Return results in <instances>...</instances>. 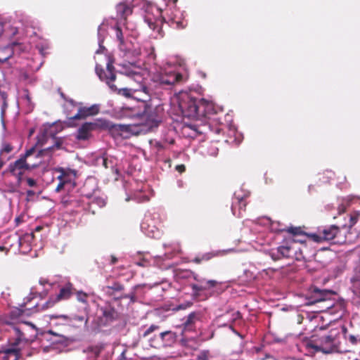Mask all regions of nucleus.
Wrapping results in <instances>:
<instances>
[{"label":"nucleus","instance_id":"17","mask_svg":"<svg viewBox=\"0 0 360 360\" xmlns=\"http://www.w3.org/2000/svg\"><path fill=\"white\" fill-rule=\"evenodd\" d=\"M152 195L153 191L149 189V186L142 184L140 188H137L130 199L134 200L138 202H144L148 201ZM129 200V198H127V200Z\"/></svg>","mask_w":360,"mask_h":360},{"label":"nucleus","instance_id":"11","mask_svg":"<svg viewBox=\"0 0 360 360\" xmlns=\"http://www.w3.org/2000/svg\"><path fill=\"white\" fill-rule=\"evenodd\" d=\"M119 317L118 311L110 302H105L98 308V322L101 326H108L117 320Z\"/></svg>","mask_w":360,"mask_h":360},{"label":"nucleus","instance_id":"57","mask_svg":"<svg viewBox=\"0 0 360 360\" xmlns=\"http://www.w3.org/2000/svg\"><path fill=\"white\" fill-rule=\"evenodd\" d=\"M18 243H19V246H21L22 245V239L20 238H18Z\"/></svg>","mask_w":360,"mask_h":360},{"label":"nucleus","instance_id":"32","mask_svg":"<svg viewBox=\"0 0 360 360\" xmlns=\"http://www.w3.org/2000/svg\"><path fill=\"white\" fill-rule=\"evenodd\" d=\"M160 329V326L155 324L150 325L143 333V338H148L153 333L158 330Z\"/></svg>","mask_w":360,"mask_h":360},{"label":"nucleus","instance_id":"38","mask_svg":"<svg viewBox=\"0 0 360 360\" xmlns=\"http://www.w3.org/2000/svg\"><path fill=\"white\" fill-rule=\"evenodd\" d=\"M123 297L122 298H128L130 299L131 302H134L136 301V295L134 291L131 292L129 294H124L122 292Z\"/></svg>","mask_w":360,"mask_h":360},{"label":"nucleus","instance_id":"1","mask_svg":"<svg viewBox=\"0 0 360 360\" xmlns=\"http://www.w3.org/2000/svg\"><path fill=\"white\" fill-rule=\"evenodd\" d=\"M108 62L106 70H104L99 64L96 65L95 71L99 79L105 82L112 91L126 98L132 96L135 91H142L148 96L152 93L158 94V89H169L172 86L183 81V76L177 72L171 63H167L164 67H160L152 75L149 86L143 83V75L142 69L132 63H124L120 65L119 73L131 78L139 84V88L132 89L129 88H117L112 82L116 79L113 60L107 56Z\"/></svg>","mask_w":360,"mask_h":360},{"label":"nucleus","instance_id":"37","mask_svg":"<svg viewBox=\"0 0 360 360\" xmlns=\"http://www.w3.org/2000/svg\"><path fill=\"white\" fill-rule=\"evenodd\" d=\"M211 258V255L210 253H207L203 255L201 257H196L194 259V262L197 264L200 263L202 260H209Z\"/></svg>","mask_w":360,"mask_h":360},{"label":"nucleus","instance_id":"21","mask_svg":"<svg viewBox=\"0 0 360 360\" xmlns=\"http://www.w3.org/2000/svg\"><path fill=\"white\" fill-rule=\"evenodd\" d=\"M117 17L120 18V21H125L127 16L131 14L132 7L126 3H120L116 6ZM120 23H122L120 22Z\"/></svg>","mask_w":360,"mask_h":360},{"label":"nucleus","instance_id":"24","mask_svg":"<svg viewBox=\"0 0 360 360\" xmlns=\"http://www.w3.org/2000/svg\"><path fill=\"white\" fill-rule=\"evenodd\" d=\"M15 44H13L11 46H5L3 49H0V62L4 63L7 61L13 54V47L15 46Z\"/></svg>","mask_w":360,"mask_h":360},{"label":"nucleus","instance_id":"63","mask_svg":"<svg viewBox=\"0 0 360 360\" xmlns=\"http://www.w3.org/2000/svg\"><path fill=\"white\" fill-rule=\"evenodd\" d=\"M139 285H136V286H134V290H135V289H136V288H139Z\"/></svg>","mask_w":360,"mask_h":360},{"label":"nucleus","instance_id":"45","mask_svg":"<svg viewBox=\"0 0 360 360\" xmlns=\"http://www.w3.org/2000/svg\"><path fill=\"white\" fill-rule=\"evenodd\" d=\"M176 169L180 172H182L185 170V166L184 165H178L176 166Z\"/></svg>","mask_w":360,"mask_h":360},{"label":"nucleus","instance_id":"56","mask_svg":"<svg viewBox=\"0 0 360 360\" xmlns=\"http://www.w3.org/2000/svg\"><path fill=\"white\" fill-rule=\"evenodd\" d=\"M27 194H28L29 195H34V191H27Z\"/></svg>","mask_w":360,"mask_h":360},{"label":"nucleus","instance_id":"48","mask_svg":"<svg viewBox=\"0 0 360 360\" xmlns=\"http://www.w3.org/2000/svg\"><path fill=\"white\" fill-rule=\"evenodd\" d=\"M193 278H194L195 281H198V282H202V281H204V280H203V279H200V278H198V274H193Z\"/></svg>","mask_w":360,"mask_h":360},{"label":"nucleus","instance_id":"22","mask_svg":"<svg viewBox=\"0 0 360 360\" xmlns=\"http://www.w3.org/2000/svg\"><path fill=\"white\" fill-rule=\"evenodd\" d=\"M144 21L146 23H147L150 29L153 30V31H157V32L158 33L160 32L161 29L160 27V25L162 22L161 20L154 18L149 14H147L144 17Z\"/></svg>","mask_w":360,"mask_h":360},{"label":"nucleus","instance_id":"12","mask_svg":"<svg viewBox=\"0 0 360 360\" xmlns=\"http://www.w3.org/2000/svg\"><path fill=\"white\" fill-rule=\"evenodd\" d=\"M158 12L160 15H162V11L161 9H158ZM161 16L162 20L170 26H173L178 29H181L186 27L184 21L181 19V13L180 11L176 8H167L165 10V14Z\"/></svg>","mask_w":360,"mask_h":360},{"label":"nucleus","instance_id":"26","mask_svg":"<svg viewBox=\"0 0 360 360\" xmlns=\"http://www.w3.org/2000/svg\"><path fill=\"white\" fill-rule=\"evenodd\" d=\"M162 333H163L162 338H163V342H164V347L172 346L174 344V342H176V333L171 330H166Z\"/></svg>","mask_w":360,"mask_h":360},{"label":"nucleus","instance_id":"5","mask_svg":"<svg viewBox=\"0 0 360 360\" xmlns=\"http://www.w3.org/2000/svg\"><path fill=\"white\" fill-rule=\"evenodd\" d=\"M61 147V142L56 141L55 143L46 148H44L38 152H36L35 146L31 147L27 150L25 153L20 157V159L12 163L9 166L10 172L15 176L19 177L22 175L21 169H30L37 167L40 163L41 160L36 162H30V158L34 155L37 158H45L46 156L50 157V153L55 149H59Z\"/></svg>","mask_w":360,"mask_h":360},{"label":"nucleus","instance_id":"49","mask_svg":"<svg viewBox=\"0 0 360 360\" xmlns=\"http://www.w3.org/2000/svg\"><path fill=\"white\" fill-rule=\"evenodd\" d=\"M241 136L239 135L238 136L236 137L235 141L237 144H239L242 141V139L240 137Z\"/></svg>","mask_w":360,"mask_h":360},{"label":"nucleus","instance_id":"47","mask_svg":"<svg viewBox=\"0 0 360 360\" xmlns=\"http://www.w3.org/2000/svg\"><path fill=\"white\" fill-rule=\"evenodd\" d=\"M64 185V182H63L62 181H60V183L58 184L57 188H56V191H58L60 190V188L63 186Z\"/></svg>","mask_w":360,"mask_h":360},{"label":"nucleus","instance_id":"40","mask_svg":"<svg viewBox=\"0 0 360 360\" xmlns=\"http://www.w3.org/2000/svg\"><path fill=\"white\" fill-rule=\"evenodd\" d=\"M77 297L79 302H86V295L85 293L78 292Z\"/></svg>","mask_w":360,"mask_h":360},{"label":"nucleus","instance_id":"46","mask_svg":"<svg viewBox=\"0 0 360 360\" xmlns=\"http://www.w3.org/2000/svg\"><path fill=\"white\" fill-rule=\"evenodd\" d=\"M163 257H164V258H162V259H169L172 257V255L171 253L166 252L164 254Z\"/></svg>","mask_w":360,"mask_h":360},{"label":"nucleus","instance_id":"58","mask_svg":"<svg viewBox=\"0 0 360 360\" xmlns=\"http://www.w3.org/2000/svg\"><path fill=\"white\" fill-rule=\"evenodd\" d=\"M39 53H40L41 55H44V54L43 49H39Z\"/></svg>","mask_w":360,"mask_h":360},{"label":"nucleus","instance_id":"27","mask_svg":"<svg viewBox=\"0 0 360 360\" xmlns=\"http://www.w3.org/2000/svg\"><path fill=\"white\" fill-rule=\"evenodd\" d=\"M163 333L161 332L158 335H155L153 337H150L148 338V342L150 343V345L152 347L154 348H161L164 347V342H163V338L162 336Z\"/></svg>","mask_w":360,"mask_h":360},{"label":"nucleus","instance_id":"18","mask_svg":"<svg viewBox=\"0 0 360 360\" xmlns=\"http://www.w3.org/2000/svg\"><path fill=\"white\" fill-rule=\"evenodd\" d=\"M201 318V314L198 311H193L188 314L183 323L184 331H193L195 328V323Z\"/></svg>","mask_w":360,"mask_h":360},{"label":"nucleus","instance_id":"20","mask_svg":"<svg viewBox=\"0 0 360 360\" xmlns=\"http://www.w3.org/2000/svg\"><path fill=\"white\" fill-rule=\"evenodd\" d=\"M312 293L313 300L309 302L310 304H314L316 302L325 301L328 300L332 294L330 290H320L319 288L316 287L313 288Z\"/></svg>","mask_w":360,"mask_h":360},{"label":"nucleus","instance_id":"41","mask_svg":"<svg viewBox=\"0 0 360 360\" xmlns=\"http://www.w3.org/2000/svg\"><path fill=\"white\" fill-rule=\"evenodd\" d=\"M217 284V282L215 280H209L206 281L205 285L208 287H214Z\"/></svg>","mask_w":360,"mask_h":360},{"label":"nucleus","instance_id":"8","mask_svg":"<svg viewBox=\"0 0 360 360\" xmlns=\"http://www.w3.org/2000/svg\"><path fill=\"white\" fill-rule=\"evenodd\" d=\"M338 340L330 333L328 335L322 336L319 339V343L310 341L307 343V348L312 349L314 352H321L325 354L335 352L338 350Z\"/></svg>","mask_w":360,"mask_h":360},{"label":"nucleus","instance_id":"25","mask_svg":"<svg viewBox=\"0 0 360 360\" xmlns=\"http://www.w3.org/2000/svg\"><path fill=\"white\" fill-rule=\"evenodd\" d=\"M87 197L90 198L89 202H88L89 210H91L94 205L101 208L103 207L106 204L105 198L103 197L96 195L90 196L89 195H87Z\"/></svg>","mask_w":360,"mask_h":360},{"label":"nucleus","instance_id":"19","mask_svg":"<svg viewBox=\"0 0 360 360\" xmlns=\"http://www.w3.org/2000/svg\"><path fill=\"white\" fill-rule=\"evenodd\" d=\"M71 295V285L69 283L66 285L65 287L62 288L60 290L59 294H58L54 300L51 299L49 301L46 302L44 305L42 307L43 309L49 308L54 304V303L60 300L67 299Z\"/></svg>","mask_w":360,"mask_h":360},{"label":"nucleus","instance_id":"64","mask_svg":"<svg viewBox=\"0 0 360 360\" xmlns=\"http://www.w3.org/2000/svg\"><path fill=\"white\" fill-rule=\"evenodd\" d=\"M61 317H63V318H64V319H65V318H66V316H64V315H63V316H61Z\"/></svg>","mask_w":360,"mask_h":360},{"label":"nucleus","instance_id":"9","mask_svg":"<svg viewBox=\"0 0 360 360\" xmlns=\"http://www.w3.org/2000/svg\"><path fill=\"white\" fill-rule=\"evenodd\" d=\"M160 222V217L157 212H148L141 224L142 232L150 238H157L160 236L158 225Z\"/></svg>","mask_w":360,"mask_h":360},{"label":"nucleus","instance_id":"4","mask_svg":"<svg viewBox=\"0 0 360 360\" xmlns=\"http://www.w3.org/2000/svg\"><path fill=\"white\" fill-rule=\"evenodd\" d=\"M39 284L42 287V290L39 291L37 286L31 288L30 295L25 298V301L20 305V307L15 308L10 312L11 319L21 321V316L23 314L30 315L32 311H38V303L34 302L32 304V302L38 295L41 298L46 296L50 289L53 288L54 283L51 282L46 278L41 277L39 280Z\"/></svg>","mask_w":360,"mask_h":360},{"label":"nucleus","instance_id":"33","mask_svg":"<svg viewBox=\"0 0 360 360\" xmlns=\"http://www.w3.org/2000/svg\"><path fill=\"white\" fill-rule=\"evenodd\" d=\"M0 97L2 99V101H3V103H2V105H1V117H3L4 112H5V109L7 108V103H6L7 96H6V94L4 93V92H2L1 91H0Z\"/></svg>","mask_w":360,"mask_h":360},{"label":"nucleus","instance_id":"52","mask_svg":"<svg viewBox=\"0 0 360 360\" xmlns=\"http://www.w3.org/2000/svg\"><path fill=\"white\" fill-rule=\"evenodd\" d=\"M117 258L114 256H112L111 264H115L117 262Z\"/></svg>","mask_w":360,"mask_h":360},{"label":"nucleus","instance_id":"35","mask_svg":"<svg viewBox=\"0 0 360 360\" xmlns=\"http://www.w3.org/2000/svg\"><path fill=\"white\" fill-rule=\"evenodd\" d=\"M189 112L191 114H196L199 111V107L196 105L195 101H191L189 105Z\"/></svg>","mask_w":360,"mask_h":360},{"label":"nucleus","instance_id":"51","mask_svg":"<svg viewBox=\"0 0 360 360\" xmlns=\"http://www.w3.org/2000/svg\"><path fill=\"white\" fill-rule=\"evenodd\" d=\"M60 96L69 104L68 101L69 98H67L63 93H62V92L60 93Z\"/></svg>","mask_w":360,"mask_h":360},{"label":"nucleus","instance_id":"7","mask_svg":"<svg viewBox=\"0 0 360 360\" xmlns=\"http://www.w3.org/2000/svg\"><path fill=\"white\" fill-rule=\"evenodd\" d=\"M68 101L70 107L77 108V112L74 115H70L68 112V106L65 105L64 108L70 120H84L88 117L98 114L100 110V105L98 104H94L89 107H86L83 106L82 103L76 102L73 99H68Z\"/></svg>","mask_w":360,"mask_h":360},{"label":"nucleus","instance_id":"13","mask_svg":"<svg viewBox=\"0 0 360 360\" xmlns=\"http://www.w3.org/2000/svg\"><path fill=\"white\" fill-rule=\"evenodd\" d=\"M248 195V191H243L242 190L234 193V199L236 201L233 202L231 206V211L234 216L242 217V211L245 210L246 206L245 198Z\"/></svg>","mask_w":360,"mask_h":360},{"label":"nucleus","instance_id":"6","mask_svg":"<svg viewBox=\"0 0 360 360\" xmlns=\"http://www.w3.org/2000/svg\"><path fill=\"white\" fill-rule=\"evenodd\" d=\"M95 130H106L116 137L122 136V132L127 131V126L114 124L105 119H96L94 122L82 124L77 130V138L79 140H86L91 136V132Z\"/></svg>","mask_w":360,"mask_h":360},{"label":"nucleus","instance_id":"43","mask_svg":"<svg viewBox=\"0 0 360 360\" xmlns=\"http://www.w3.org/2000/svg\"><path fill=\"white\" fill-rule=\"evenodd\" d=\"M348 339L351 343L353 345L356 344L357 342V338L353 335H349L348 337Z\"/></svg>","mask_w":360,"mask_h":360},{"label":"nucleus","instance_id":"53","mask_svg":"<svg viewBox=\"0 0 360 360\" xmlns=\"http://www.w3.org/2000/svg\"><path fill=\"white\" fill-rule=\"evenodd\" d=\"M191 129L192 130H193V131H194V133H195V134H194V135H195L196 134H198V131H197V129H196L195 126H191Z\"/></svg>","mask_w":360,"mask_h":360},{"label":"nucleus","instance_id":"36","mask_svg":"<svg viewBox=\"0 0 360 360\" xmlns=\"http://www.w3.org/2000/svg\"><path fill=\"white\" fill-rule=\"evenodd\" d=\"M207 154L211 156H217L218 154V148L215 146L211 145L208 148L207 151Z\"/></svg>","mask_w":360,"mask_h":360},{"label":"nucleus","instance_id":"31","mask_svg":"<svg viewBox=\"0 0 360 360\" xmlns=\"http://www.w3.org/2000/svg\"><path fill=\"white\" fill-rule=\"evenodd\" d=\"M115 31L116 39L120 42V45H123L124 44L123 32L121 27L118 25L116 27H115Z\"/></svg>","mask_w":360,"mask_h":360},{"label":"nucleus","instance_id":"3","mask_svg":"<svg viewBox=\"0 0 360 360\" xmlns=\"http://www.w3.org/2000/svg\"><path fill=\"white\" fill-rule=\"evenodd\" d=\"M160 106H153L143 103L139 108L124 109V115L131 119L137 120V124L146 127L145 131L156 127L161 121Z\"/></svg>","mask_w":360,"mask_h":360},{"label":"nucleus","instance_id":"50","mask_svg":"<svg viewBox=\"0 0 360 360\" xmlns=\"http://www.w3.org/2000/svg\"><path fill=\"white\" fill-rule=\"evenodd\" d=\"M125 356H124V351L122 352L120 354V356H119V360H125Z\"/></svg>","mask_w":360,"mask_h":360},{"label":"nucleus","instance_id":"62","mask_svg":"<svg viewBox=\"0 0 360 360\" xmlns=\"http://www.w3.org/2000/svg\"><path fill=\"white\" fill-rule=\"evenodd\" d=\"M180 107H181V108H184V105H183V103H181V104H180Z\"/></svg>","mask_w":360,"mask_h":360},{"label":"nucleus","instance_id":"44","mask_svg":"<svg viewBox=\"0 0 360 360\" xmlns=\"http://www.w3.org/2000/svg\"><path fill=\"white\" fill-rule=\"evenodd\" d=\"M288 231L289 233H291L293 234H297L298 232V229L297 228H290V229L288 230Z\"/></svg>","mask_w":360,"mask_h":360},{"label":"nucleus","instance_id":"60","mask_svg":"<svg viewBox=\"0 0 360 360\" xmlns=\"http://www.w3.org/2000/svg\"><path fill=\"white\" fill-rule=\"evenodd\" d=\"M15 221H16L17 223H19L20 221V217H17L15 219Z\"/></svg>","mask_w":360,"mask_h":360},{"label":"nucleus","instance_id":"29","mask_svg":"<svg viewBox=\"0 0 360 360\" xmlns=\"http://www.w3.org/2000/svg\"><path fill=\"white\" fill-rule=\"evenodd\" d=\"M20 100L27 106L29 110H32L34 108V104L32 102L31 97L29 94L28 90L25 89L22 90L20 95Z\"/></svg>","mask_w":360,"mask_h":360},{"label":"nucleus","instance_id":"54","mask_svg":"<svg viewBox=\"0 0 360 360\" xmlns=\"http://www.w3.org/2000/svg\"><path fill=\"white\" fill-rule=\"evenodd\" d=\"M345 210V207L343 205H342L341 207H339V212L340 213L344 212Z\"/></svg>","mask_w":360,"mask_h":360},{"label":"nucleus","instance_id":"59","mask_svg":"<svg viewBox=\"0 0 360 360\" xmlns=\"http://www.w3.org/2000/svg\"><path fill=\"white\" fill-rule=\"evenodd\" d=\"M34 133V129H31L30 131V136H31L32 134Z\"/></svg>","mask_w":360,"mask_h":360},{"label":"nucleus","instance_id":"15","mask_svg":"<svg viewBox=\"0 0 360 360\" xmlns=\"http://www.w3.org/2000/svg\"><path fill=\"white\" fill-rule=\"evenodd\" d=\"M295 252L294 248L289 245H281L277 248L272 249L270 250L269 255L271 258L277 261L282 258H289L292 257V255Z\"/></svg>","mask_w":360,"mask_h":360},{"label":"nucleus","instance_id":"2","mask_svg":"<svg viewBox=\"0 0 360 360\" xmlns=\"http://www.w3.org/2000/svg\"><path fill=\"white\" fill-rule=\"evenodd\" d=\"M8 325L9 326L8 330L11 333L8 339L9 345L0 349V360H18L20 352V345L23 342L27 341L25 335V328L27 326H30L32 328H35V326L23 321L17 324L8 323Z\"/></svg>","mask_w":360,"mask_h":360},{"label":"nucleus","instance_id":"55","mask_svg":"<svg viewBox=\"0 0 360 360\" xmlns=\"http://www.w3.org/2000/svg\"><path fill=\"white\" fill-rule=\"evenodd\" d=\"M233 331L235 334H236L237 335L240 336V338H242V335L238 333L237 332L236 330H235L234 329H233Z\"/></svg>","mask_w":360,"mask_h":360},{"label":"nucleus","instance_id":"39","mask_svg":"<svg viewBox=\"0 0 360 360\" xmlns=\"http://www.w3.org/2000/svg\"><path fill=\"white\" fill-rule=\"evenodd\" d=\"M136 264L141 267H146L149 266L150 262L146 259H142L139 261L136 262Z\"/></svg>","mask_w":360,"mask_h":360},{"label":"nucleus","instance_id":"10","mask_svg":"<svg viewBox=\"0 0 360 360\" xmlns=\"http://www.w3.org/2000/svg\"><path fill=\"white\" fill-rule=\"evenodd\" d=\"M340 228L335 225H330L319 228L316 233H309L307 236L316 243L330 241L333 240L340 232Z\"/></svg>","mask_w":360,"mask_h":360},{"label":"nucleus","instance_id":"23","mask_svg":"<svg viewBox=\"0 0 360 360\" xmlns=\"http://www.w3.org/2000/svg\"><path fill=\"white\" fill-rule=\"evenodd\" d=\"M106 33V29L104 24H101L98 28V49L96 51V53L99 54L103 53L105 48L103 46L104 38Z\"/></svg>","mask_w":360,"mask_h":360},{"label":"nucleus","instance_id":"42","mask_svg":"<svg viewBox=\"0 0 360 360\" xmlns=\"http://www.w3.org/2000/svg\"><path fill=\"white\" fill-rule=\"evenodd\" d=\"M27 183L28 186L30 187H34L37 184L36 181L32 178H28L27 179Z\"/></svg>","mask_w":360,"mask_h":360},{"label":"nucleus","instance_id":"61","mask_svg":"<svg viewBox=\"0 0 360 360\" xmlns=\"http://www.w3.org/2000/svg\"><path fill=\"white\" fill-rule=\"evenodd\" d=\"M49 333H51V334H53L55 335H58V334L53 333L52 330H49Z\"/></svg>","mask_w":360,"mask_h":360},{"label":"nucleus","instance_id":"30","mask_svg":"<svg viewBox=\"0 0 360 360\" xmlns=\"http://www.w3.org/2000/svg\"><path fill=\"white\" fill-rule=\"evenodd\" d=\"M264 220L266 221L264 224H269L271 226V230L274 231L280 232L285 230L284 228L280 226L279 223L273 222L269 218H264Z\"/></svg>","mask_w":360,"mask_h":360},{"label":"nucleus","instance_id":"14","mask_svg":"<svg viewBox=\"0 0 360 360\" xmlns=\"http://www.w3.org/2000/svg\"><path fill=\"white\" fill-rule=\"evenodd\" d=\"M95 360H112L114 347L110 345H101L90 348Z\"/></svg>","mask_w":360,"mask_h":360},{"label":"nucleus","instance_id":"34","mask_svg":"<svg viewBox=\"0 0 360 360\" xmlns=\"http://www.w3.org/2000/svg\"><path fill=\"white\" fill-rule=\"evenodd\" d=\"M191 288L193 290V292L194 295H198V293L207 288L206 285H197V284H191Z\"/></svg>","mask_w":360,"mask_h":360},{"label":"nucleus","instance_id":"16","mask_svg":"<svg viewBox=\"0 0 360 360\" xmlns=\"http://www.w3.org/2000/svg\"><path fill=\"white\" fill-rule=\"evenodd\" d=\"M124 287L119 282L114 281L111 284L102 287L103 292L110 297H112L115 300L122 299V292Z\"/></svg>","mask_w":360,"mask_h":360},{"label":"nucleus","instance_id":"28","mask_svg":"<svg viewBox=\"0 0 360 360\" xmlns=\"http://www.w3.org/2000/svg\"><path fill=\"white\" fill-rule=\"evenodd\" d=\"M96 164L97 165H101L105 168H113L115 165L114 160L110 158H109L106 155H102L99 156L96 158Z\"/></svg>","mask_w":360,"mask_h":360}]
</instances>
